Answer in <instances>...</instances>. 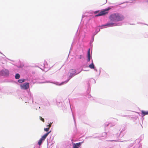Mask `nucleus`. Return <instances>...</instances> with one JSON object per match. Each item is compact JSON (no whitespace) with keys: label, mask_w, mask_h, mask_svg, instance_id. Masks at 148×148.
<instances>
[{"label":"nucleus","mask_w":148,"mask_h":148,"mask_svg":"<svg viewBox=\"0 0 148 148\" xmlns=\"http://www.w3.org/2000/svg\"><path fill=\"white\" fill-rule=\"evenodd\" d=\"M117 25L116 23H107L105 25H103L102 26H108V27H113Z\"/></svg>","instance_id":"nucleus-6"},{"label":"nucleus","mask_w":148,"mask_h":148,"mask_svg":"<svg viewBox=\"0 0 148 148\" xmlns=\"http://www.w3.org/2000/svg\"><path fill=\"white\" fill-rule=\"evenodd\" d=\"M67 82H68V81H66V82H63V83H66Z\"/></svg>","instance_id":"nucleus-19"},{"label":"nucleus","mask_w":148,"mask_h":148,"mask_svg":"<svg viewBox=\"0 0 148 148\" xmlns=\"http://www.w3.org/2000/svg\"><path fill=\"white\" fill-rule=\"evenodd\" d=\"M142 114L143 116H145L146 115L148 114V111H145L143 110L141 111Z\"/></svg>","instance_id":"nucleus-10"},{"label":"nucleus","mask_w":148,"mask_h":148,"mask_svg":"<svg viewBox=\"0 0 148 148\" xmlns=\"http://www.w3.org/2000/svg\"><path fill=\"white\" fill-rule=\"evenodd\" d=\"M122 14L119 13H114L111 14L109 17L110 20L112 22L121 21L124 19Z\"/></svg>","instance_id":"nucleus-1"},{"label":"nucleus","mask_w":148,"mask_h":148,"mask_svg":"<svg viewBox=\"0 0 148 148\" xmlns=\"http://www.w3.org/2000/svg\"><path fill=\"white\" fill-rule=\"evenodd\" d=\"M61 68V67H60L59 68V70H60V69Z\"/></svg>","instance_id":"nucleus-21"},{"label":"nucleus","mask_w":148,"mask_h":148,"mask_svg":"<svg viewBox=\"0 0 148 148\" xmlns=\"http://www.w3.org/2000/svg\"><path fill=\"white\" fill-rule=\"evenodd\" d=\"M88 66L91 69H94L95 67L94 65L93 62H92L91 64L89 65Z\"/></svg>","instance_id":"nucleus-11"},{"label":"nucleus","mask_w":148,"mask_h":148,"mask_svg":"<svg viewBox=\"0 0 148 148\" xmlns=\"http://www.w3.org/2000/svg\"><path fill=\"white\" fill-rule=\"evenodd\" d=\"M99 12V10L95 11L94 12V14H96L97 13H98V12Z\"/></svg>","instance_id":"nucleus-16"},{"label":"nucleus","mask_w":148,"mask_h":148,"mask_svg":"<svg viewBox=\"0 0 148 148\" xmlns=\"http://www.w3.org/2000/svg\"><path fill=\"white\" fill-rule=\"evenodd\" d=\"M51 124H49L48 125V128H49V129H50V128L51 127Z\"/></svg>","instance_id":"nucleus-17"},{"label":"nucleus","mask_w":148,"mask_h":148,"mask_svg":"<svg viewBox=\"0 0 148 148\" xmlns=\"http://www.w3.org/2000/svg\"><path fill=\"white\" fill-rule=\"evenodd\" d=\"M82 55H80L79 57V59H81L82 58Z\"/></svg>","instance_id":"nucleus-18"},{"label":"nucleus","mask_w":148,"mask_h":148,"mask_svg":"<svg viewBox=\"0 0 148 148\" xmlns=\"http://www.w3.org/2000/svg\"><path fill=\"white\" fill-rule=\"evenodd\" d=\"M70 75L71 77L75 75V74L76 72V70L75 69H72L70 71Z\"/></svg>","instance_id":"nucleus-7"},{"label":"nucleus","mask_w":148,"mask_h":148,"mask_svg":"<svg viewBox=\"0 0 148 148\" xmlns=\"http://www.w3.org/2000/svg\"><path fill=\"white\" fill-rule=\"evenodd\" d=\"M54 64H53V65L51 67H53V66H54Z\"/></svg>","instance_id":"nucleus-20"},{"label":"nucleus","mask_w":148,"mask_h":148,"mask_svg":"<svg viewBox=\"0 0 148 148\" xmlns=\"http://www.w3.org/2000/svg\"><path fill=\"white\" fill-rule=\"evenodd\" d=\"M88 62H89L90 60V49H89L88 52Z\"/></svg>","instance_id":"nucleus-9"},{"label":"nucleus","mask_w":148,"mask_h":148,"mask_svg":"<svg viewBox=\"0 0 148 148\" xmlns=\"http://www.w3.org/2000/svg\"><path fill=\"white\" fill-rule=\"evenodd\" d=\"M49 128H44V130L46 132H48L49 130Z\"/></svg>","instance_id":"nucleus-14"},{"label":"nucleus","mask_w":148,"mask_h":148,"mask_svg":"<svg viewBox=\"0 0 148 148\" xmlns=\"http://www.w3.org/2000/svg\"><path fill=\"white\" fill-rule=\"evenodd\" d=\"M9 75V72L6 69H5L3 70L0 72V75L2 76H8Z\"/></svg>","instance_id":"nucleus-4"},{"label":"nucleus","mask_w":148,"mask_h":148,"mask_svg":"<svg viewBox=\"0 0 148 148\" xmlns=\"http://www.w3.org/2000/svg\"><path fill=\"white\" fill-rule=\"evenodd\" d=\"M25 79H20L18 80V82L19 83H22L25 81Z\"/></svg>","instance_id":"nucleus-13"},{"label":"nucleus","mask_w":148,"mask_h":148,"mask_svg":"<svg viewBox=\"0 0 148 148\" xmlns=\"http://www.w3.org/2000/svg\"><path fill=\"white\" fill-rule=\"evenodd\" d=\"M40 120L42 121H43V122H44L45 121H44V119L43 118H42L41 117V116H40Z\"/></svg>","instance_id":"nucleus-15"},{"label":"nucleus","mask_w":148,"mask_h":148,"mask_svg":"<svg viewBox=\"0 0 148 148\" xmlns=\"http://www.w3.org/2000/svg\"><path fill=\"white\" fill-rule=\"evenodd\" d=\"M29 86V83H25L22 84L21 85V89L26 90L28 89Z\"/></svg>","instance_id":"nucleus-5"},{"label":"nucleus","mask_w":148,"mask_h":148,"mask_svg":"<svg viewBox=\"0 0 148 148\" xmlns=\"http://www.w3.org/2000/svg\"><path fill=\"white\" fill-rule=\"evenodd\" d=\"M51 131L48 132L47 133L44 134L41 138L40 139L38 142V144L40 146L42 142H43L47 138L48 134L50 133Z\"/></svg>","instance_id":"nucleus-2"},{"label":"nucleus","mask_w":148,"mask_h":148,"mask_svg":"<svg viewBox=\"0 0 148 148\" xmlns=\"http://www.w3.org/2000/svg\"><path fill=\"white\" fill-rule=\"evenodd\" d=\"M81 143L80 142L76 143V144L74 143L73 144V148H79V147L81 145Z\"/></svg>","instance_id":"nucleus-8"},{"label":"nucleus","mask_w":148,"mask_h":148,"mask_svg":"<svg viewBox=\"0 0 148 148\" xmlns=\"http://www.w3.org/2000/svg\"><path fill=\"white\" fill-rule=\"evenodd\" d=\"M20 77V75L19 74L17 73L16 75L15 78L16 79H18Z\"/></svg>","instance_id":"nucleus-12"},{"label":"nucleus","mask_w":148,"mask_h":148,"mask_svg":"<svg viewBox=\"0 0 148 148\" xmlns=\"http://www.w3.org/2000/svg\"><path fill=\"white\" fill-rule=\"evenodd\" d=\"M110 9V8H106L102 10L98 14L95 16V17H98L100 16H103L107 14L108 13V11Z\"/></svg>","instance_id":"nucleus-3"}]
</instances>
